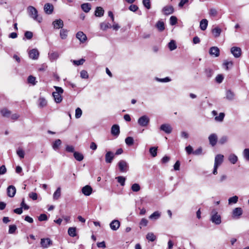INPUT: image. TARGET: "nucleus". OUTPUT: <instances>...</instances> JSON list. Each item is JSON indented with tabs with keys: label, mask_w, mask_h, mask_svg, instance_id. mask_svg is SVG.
I'll return each mask as SVG.
<instances>
[{
	"label": "nucleus",
	"mask_w": 249,
	"mask_h": 249,
	"mask_svg": "<svg viewBox=\"0 0 249 249\" xmlns=\"http://www.w3.org/2000/svg\"><path fill=\"white\" fill-rule=\"evenodd\" d=\"M29 16L34 20L38 23L42 21V18L38 14V11L36 8L32 6H29L27 9Z\"/></svg>",
	"instance_id": "nucleus-1"
},
{
	"label": "nucleus",
	"mask_w": 249,
	"mask_h": 249,
	"mask_svg": "<svg viewBox=\"0 0 249 249\" xmlns=\"http://www.w3.org/2000/svg\"><path fill=\"white\" fill-rule=\"evenodd\" d=\"M54 88L55 89V91L53 92V97L54 101L56 103H60L62 101V94L63 93V89L62 88L54 86Z\"/></svg>",
	"instance_id": "nucleus-2"
},
{
	"label": "nucleus",
	"mask_w": 249,
	"mask_h": 249,
	"mask_svg": "<svg viewBox=\"0 0 249 249\" xmlns=\"http://www.w3.org/2000/svg\"><path fill=\"white\" fill-rule=\"evenodd\" d=\"M210 220L212 223L219 225L221 223V217L220 214L218 213L216 209H213L211 213Z\"/></svg>",
	"instance_id": "nucleus-3"
},
{
	"label": "nucleus",
	"mask_w": 249,
	"mask_h": 249,
	"mask_svg": "<svg viewBox=\"0 0 249 249\" xmlns=\"http://www.w3.org/2000/svg\"><path fill=\"white\" fill-rule=\"evenodd\" d=\"M150 123V118L146 115L141 116L138 120V124L142 127H146Z\"/></svg>",
	"instance_id": "nucleus-4"
},
{
	"label": "nucleus",
	"mask_w": 249,
	"mask_h": 249,
	"mask_svg": "<svg viewBox=\"0 0 249 249\" xmlns=\"http://www.w3.org/2000/svg\"><path fill=\"white\" fill-rule=\"evenodd\" d=\"M118 165L119 170L122 173L126 172L129 168L128 164L124 160H121L119 161Z\"/></svg>",
	"instance_id": "nucleus-5"
},
{
	"label": "nucleus",
	"mask_w": 249,
	"mask_h": 249,
	"mask_svg": "<svg viewBox=\"0 0 249 249\" xmlns=\"http://www.w3.org/2000/svg\"><path fill=\"white\" fill-rule=\"evenodd\" d=\"M160 129L166 134H170L173 131V127L169 124H161Z\"/></svg>",
	"instance_id": "nucleus-6"
},
{
	"label": "nucleus",
	"mask_w": 249,
	"mask_h": 249,
	"mask_svg": "<svg viewBox=\"0 0 249 249\" xmlns=\"http://www.w3.org/2000/svg\"><path fill=\"white\" fill-rule=\"evenodd\" d=\"M243 214V210L240 207L234 208L232 212V217L233 218L239 219Z\"/></svg>",
	"instance_id": "nucleus-7"
},
{
	"label": "nucleus",
	"mask_w": 249,
	"mask_h": 249,
	"mask_svg": "<svg viewBox=\"0 0 249 249\" xmlns=\"http://www.w3.org/2000/svg\"><path fill=\"white\" fill-rule=\"evenodd\" d=\"M40 244L42 248L47 249L53 244V242L49 238H42L40 241Z\"/></svg>",
	"instance_id": "nucleus-8"
},
{
	"label": "nucleus",
	"mask_w": 249,
	"mask_h": 249,
	"mask_svg": "<svg viewBox=\"0 0 249 249\" xmlns=\"http://www.w3.org/2000/svg\"><path fill=\"white\" fill-rule=\"evenodd\" d=\"M162 12L165 15H169L173 14L174 12V8L173 6L168 5L164 6L162 9Z\"/></svg>",
	"instance_id": "nucleus-9"
},
{
	"label": "nucleus",
	"mask_w": 249,
	"mask_h": 249,
	"mask_svg": "<svg viewBox=\"0 0 249 249\" xmlns=\"http://www.w3.org/2000/svg\"><path fill=\"white\" fill-rule=\"evenodd\" d=\"M52 25L55 29H62L64 26L63 21L61 19H57L54 20L53 23Z\"/></svg>",
	"instance_id": "nucleus-10"
},
{
	"label": "nucleus",
	"mask_w": 249,
	"mask_h": 249,
	"mask_svg": "<svg viewBox=\"0 0 249 249\" xmlns=\"http://www.w3.org/2000/svg\"><path fill=\"white\" fill-rule=\"evenodd\" d=\"M120 222L118 220L114 219L109 224V227L112 231H117L120 227Z\"/></svg>",
	"instance_id": "nucleus-11"
},
{
	"label": "nucleus",
	"mask_w": 249,
	"mask_h": 249,
	"mask_svg": "<svg viewBox=\"0 0 249 249\" xmlns=\"http://www.w3.org/2000/svg\"><path fill=\"white\" fill-rule=\"evenodd\" d=\"M82 193L86 196H90L92 192V188L89 185L84 186L81 189Z\"/></svg>",
	"instance_id": "nucleus-12"
},
{
	"label": "nucleus",
	"mask_w": 249,
	"mask_h": 249,
	"mask_svg": "<svg viewBox=\"0 0 249 249\" xmlns=\"http://www.w3.org/2000/svg\"><path fill=\"white\" fill-rule=\"evenodd\" d=\"M208 140L210 144L212 146H214L216 145L217 142V136L215 133H212L210 134L208 137Z\"/></svg>",
	"instance_id": "nucleus-13"
},
{
	"label": "nucleus",
	"mask_w": 249,
	"mask_h": 249,
	"mask_svg": "<svg viewBox=\"0 0 249 249\" xmlns=\"http://www.w3.org/2000/svg\"><path fill=\"white\" fill-rule=\"evenodd\" d=\"M224 158V155L222 154L216 155L214 158V165L219 166L223 162Z\"/></svg>",
	"instance_id": "nucleus-14"
},
{
	"label": "nucleus",
	"mask_w": 249,
	"mask_h": 249,
	"mask_svg": "<svg viewBox=\"0 0 249 249\" xmlns=\"http://www.w3.org/2000/svg\"><path fill=\"white\" fill-rule=\"evenodd\" d=\"M235 94L231 89H228L226 91L225 98L228 101H233L235 99Z\"/></svg>",
	"instance_id": "nucleus-15"
},
{
	"label": "nucleus",
	"mask_w": 249,
	"mask_h": 249,
	"mask_svg": "<svg viewBox=\"0 0 249 249\" xmlns=\"http://www.w3.org/2000/svg\"><path fill=\"white\" fill-rule=\"evenodd\" d=\"M114 158V154L111 151H108L105 155V161L107 163H111Z\"/></svg>",
	"instance_id": "nucleus-16"
},
{
	"label": "nucleus",
	"mask_w": 249,
	"mask_h": 249,
	"mask_svg": "<svg viewBox=\"0 0 249 249\" xmlns=\"http://www.w3.org/2000/svg\"><path fill=\"white\" fill-rule=\"evenodd\" d=\"M16 192V189L15 186L13 185L9 186L7 189V195L11 197H13Z\"/></svg>",
	"instance_id": "nucleus-17"
},
{
	"label": "nucleus",
	"mask_w": 249,
	"mask_h": 249,
	"mask_svg": "<svg viewBox=\"0 0 249 249\" xmlns=\"http://www.w3.org/2000/svg\"><path fill=\"white\" fill-rule=\"evenodd\" d=\"M238 159L237 156L233 153H231L228 157V160L232 164H235L237 162Z\"/></svg>",
	"instance_id": "nucleus-18"
},
{
	"label": "nucleus",
	"mask_w": 249,
	"mask_h": 249,
	"mask_svg": "<svg viewBox=\"0 0 249 249\" xmlns=\"http://www.w3.org/2000/svg\"><path fill=\"white\" fill-rule=\"evenodd\" d=\"M111 133L112 135L118 136L120 134V127L117 124H114L111 127Z\"/></svg>",
	"instance_id": "nucleus-19"
},
{
	"label": "nucleus",
	"mask_w": 249,
	"mask_h": 249,
	"mask_svg": "<svg viewBox=\"0 0 249 249\" xmlns=\"http://www.w3.org/2000/svg\"><path fill=\"white\" fill-rule=\"evenodd\" d=\"M45 12L47 14H51L53 10V6L52 4L47 3L45 4L44 7Z\"/></svg>",
	"instance_id": "nucleus-20"
},
{
	"label": "nucleus",
	"mask_w": 249,
	"mask_h": 249,
	"mask_svg": "<svg viewBox=\"0 0 249 249\" xmlns=\"http://www.w3.org/2000/svg\"><path fill=\"white\" fill-rule=\"evenodd\" d=\"M231 52L235 57H239L241 54V48H231Z\"/></svg>",
	"instance_id": "nucleus-21"
},
{
	"label": "nucleus",
	"mask_w": 249,
	"mask_h": 249,
	"mask_svg": "<svg viewBox=\"0 0 249 249\" xmlns=\"http://www.w3.org/2000/svg\"><path fill=\"white\" fill-rule=\"evenodd\" d=\"M39 56V53L37 50L33 49L29 52V56L33 59H37Z\"/></svg>",
	"instance_id": "nucleus-22"
},
{
	"label": "nucleus",
	"mask_w": 249,
	"mask_h": 249,
	"mask_svg": "<svg viewBox=\"0 0 249 249\" xmlns=\"http://www.w3.org/2000/svg\"><path fill=\"white\" fill-rule=\"evenodd\" d=\"M0 113L2 117L4 118H10L11 111L6 108H3L0 110Z\"/></svg>",
	"instance_id": "nucleus-23"
},
{
	"label": "nucleus",
	"mask_w": 249,
	"mask_h": 249,
	"mask_svg": "<svg viewBox=\"0 0 249 249\" xmlns=\"http://www.w3.org/2000/svg\"><path fill=\"white\" fill-rule=\"evenodd\" d=\"M76 38L78 39L79 41L81 42H85L87 39L86 35L85 34H84L83 32L81 31L78 32L76 34Z\"/></svg>",
	"instance_id": "nucleus-24"
},
{
	"label": "nucleus",
	"mask_w": 249,
	"mask_h": 249,
	"mask_svg": "<svg viewBox=\"0 0 249 249\" xmlns=\"http://www.w3.org/2000/svg\"><path fill=\"white\" fill-rule=\"evenodd\" d=\"M209 53L212 56L217 57L219 55V50L218 48H210Z\"/></svg>",
	"instance_id": "nucleus-25"
},
{
	"label": "nucleus",
	"mask_w": 249,
	"mask_h": 249,
	"mask_svg": "<svg viewBox=\"0 0 249 249\" xmlns=\"http://www.w3.org/2000/svg\"><path fill=\"white\" fill-rule=\"evenodd\" d=\"M104 10L101 7H97L95 11V15L101 17L104 15Z\"/></svg>",
	"instance_id": "nucleus-26"
},
{
	"label": "nucleus",
	"mask_w": 249,
	"mask_h": 249,
	"mask_svg": "<svg viewBox=\"0 0 249 249\" xmlns=\"http://www.w3.org/2000/svg\"><path fill=\"white\" fill-rule=\"evenodd\" d=\"M208 21L206 19H203L200 22V28L202 31H205L207 27Z\"/></svg>",
	"instance_id": "nucleus-27"
},
{
	"label": "nucleus",
	"mask_w": 249,
	"mask_h": 249,
	"mask_svg": "<svg viewBox=\"0 0 249 249\" xmlns=\"http://www.w3.org/2000/svg\"><path fill=\"white\" fill-rule=\"evenodd\" d=\"M38 102V106L40 107H43L47 105V101L44 97H39Z\"/></svg>",
	"instance_id": "nucleus-28"
},
{
	"label": "nucleus",
	"mask_w": 249,
	"mask_h": 249,
	"mask_svg": "<svg viewBox=\"0 0 249 249\" xmlns=\"http://www.w3.org/2000/svg\"><path fill=\"white\" fill-rule=\"evenodd\" d=\"M225 113L223 112L220 113L218 116L214 117V120L216 122L222 123L225 117Z\"/></svg>",
	"instance_id": "nucleus-29"
},
{
	"label": "nucleus",
	"mask_w": 249,
	"mask_h": 249,
	"mask_svg": "<svg viewBox=\"0 0 249 249\" xmlns=\"http://www.w3.org/2000/svg\"><path fill=\"white\" fill-rule=\"evenodd\" d=\"M61 196V188L58 187L53 194V199L55 200L58 199Z\"/></svg>",
	"instance_id": "nucleus-30"
},
{
	"label": "nucleus",
	"mask_w": 249,
	"mask_h": 249,
	"mask_svg": "<svg viewBox=\"0 0 249 249\" xmlns=\"http://www.w3.org/2000/svg\"><path fill=\"white\" fill-rule=\"evenodd\" d=\"M242 155L247 161H249V148H245L242 152Z\"/></svg>",
	"instance_id": "nucleus-31"
},
{
	"label": "nucleus",
	"mask_w": 249,
	"mask_h": 249,
	"mask_svg": "<svg viewBox=\"0 0 249 249\" xmlns=\"http://www.w3.org/2000/svg\"><path fill=\"white\" fill-rule=\"evenodd\" d=\"M82 9L86 13L89 12L91 9V5L89 3H86L81 5Z\"/></svg>",
	"instance_id": "nucleus-32"
},
{
	"label": "nucleus",
	"mask_w": 249,
	"mask_h": 249,
	"mask_svg": "<svg viewBox=\"0 0 249 249\" xmlns=\"http://www.w3.org/2000/svg\"><path fill=\"white\" fill-rule=\"evenodd\" d=\"M160 213L156 211L149 216V218L152 220H157L160 218Z\"/></svg>",
	"instance_id": "nucleus-33"
},
{
	"label": "nucleus",
	"mask_w": 249,
	"mask_h": 249,
	"mask_svg": "<svg viewBox=\"0 0 249 249\" xmlns=\"http://www.w3.org/2000/svg\"><path fill=\"white\" fill-rule=\"evenodd\" d=\"M76 229L75 227H70L68 229V234L71 237H75L76 236Z\"/></svg>",
	"instance_id": "nucleus-34"
},
{
	"label": "nucleus",
	"mask_w": 249,
	"mask_h": 249,
	"mask_svg": "<svg viewBox=\"0 0 249 249\" xmlns=\"http://www.w3.org/2000/svg\"><path fill=\"white\" fill-rule=\"evenodd\" d=\"M68 30H67L66 29H62L60 30V36L62 39H64L66 38V37H67V36H68Z\"/></svg>",
	"instance_id": "nucleus-35"
},
{
	"label": "nucleus",
	"mask_w": 249,
	"mask_h": 249,
	"mask_svg": "<svg viewBox=\"0 0 249 249\" xmlns=\"http://www.w3.org/2000/svg\"><path fill=\"white\" fill-rule=\"evenodd\" d=\"M221 33V30L219 27H215L212 30V33L214 37H218Z\"/></svg>",
	"instance_id": "nucleus-36"
},
{
	"label": "nucleus",
	"mask_w": 249,
	"mask_h": 249,
	"mask_svg": "<svg viewBox=\"0 0 249 249\" xmlns=\"http://www.w3.org/2000/svg\"><path fill=\"white\" fill-rule=\"evenodd\" d=\"M61 144V141L60 139H57L55 140L54 142L53 143V148L54 150H56L59 148V147Z\"/></svg>",
	"instance_id": "nucleus-37"
},
{
	"label": "nucleus",
	"mask_w": 249,
	"mask_h": 249,
	"mask_svg": "<svg viewBox=\"0 0 249 249\" xmlns=\"http://www.w3.org/2000/svg\"><path fill=\"white\" fill-rule=\"evenodd\" d=\"M73 156H74V158L77 160L79 161L82 160L84 159L83 155L81 153H79L78 152H74L73 153Z\"/></svg>",
	"instance_id": "nucleus-38"
},
{
	"label": "nucleus",
	"mask_w": 249,
	"mask_h": 249,
	"mask_svg": "<svg viewBox=\"0 0 249 249\" xmlns=\"http://www.w3.org/2000/svg\"><path fill=\"white\" fill-rule=\"evenodd\" d=\"M238 200V197L237 196H234L232 197H230L228 199V204L231 205L232 204H235Z\"/></svg>",
	"instance_id": "nucleus-39"
},
{
	"label": "nucleus",
	"mask_w": 249,
	"mask_h": 249,
	"mask_svg": "<svg viewBox=\"0 0 249 249\" xmlns=\"http://www.w3.org/2000/svg\"><path fill=\"white\" fill-rule=\"evenodd\" d=\"M146 238L148 241L153 242L156 240V236L153 232H148L146 236Z\"/></svg>",
	"instance_id": "nucleus-40"
},
{
	"label": "nucleus",
	"mask_w": 249,
	"mask_h": 249,
	"mask_svg": "<svg viewBox=\"0 0 249 249\" xmlns=\"http://www.w3.org/2000/svg\"><path fill=\"white\" fill-rule=\"evenodd\" d=\"M100 28L101 30L105 31L107 29L111 28V26L108 22H102L100 24Z\"/></svg>",
	"instance_id": "nucleus-41"
},
{
	"label": "nucleus",
	"mask_w": 249,
	"mask_h": 249,
	"mask_svg": "<svg viewBox=\"0 0 249 249\" xmlns=\"http://www.w3.org/2000/svg\"><path fill=\"white\" fill-rule=\"evenodd\" d=\"M229 140V137L227 136H222L219 140V144L223 145L228 142Z\"/></svg>",
	"instance_id": "nucleus-42"
},
{
	"label": "nucleus",
	"mask_w": 249,
	"mask_h": 249,
	"mask_svg": "<svg viewBox=\"0 0 249 249\" xmlns=\"http://www.w3.org/2000/svg\"><path fill=\"white\" fill-rule=\"evenodd\" d=\"M156 27L160 31H162L164 29V23L163 21H159L156 24Z\"/></svg>",
	"instance_id": "nucleus-43"
},
{
	"label": "nucleus",
	"mask_w": 249,
	"mask_h": 249,
	"mask_svg": "<svg viewBox=\"0 0 249 249\" xmlns=\"http://www.w3.org/2000/svg\"><path fill=\"white\" fill-rule=\"evenodd\" d=\"M141 189V187L138 183H134L131 186V190L134 192H138Z\"/></svg>",
	"instance_id": "nucleus-44"
},
{
	"label": "nucleus",
	"mask_w": 249,
	"mask_h": 249,
	"mask_svg": "<svg viewBox=\"0 0 249 249\" xmlns=\"http://www.w3.org/2000/svg\"><path fill=\"white\" fill-rule=\"evenodd\" d=\"M17 154L20 159L24 158L25 152L21 148H18L17 150Z\"/></svg>",
	"instance_id": "nucleus-45"
},
{
	"label": "nucleus",
	"mask_w": 249,
	"mask_h": 249,
	"mask_svg": "<svg viewBox=\"0 0 249 249\" xmlns=\"http://www.w3.org/2000/svg\"><path fill=\"white\" fill-rule=\"evenodd\" d=\"M226 70H228L229 68L232 67L233 63L232 61H225L223 64Z\"/></svg>",
	"instance_id": "nucleus-46"
},
{
	"label": "nucleus",
	"mask_w": 249,
	"mask_h": 249,
	"mask_svg": "<svg viewBox=\"0 0 249 249\" xmlns=\"http://www.w3.org/2000/svg\"><path fill=\"white\" fill-rule=\"evenodd\" d=\"M125 142L127 145L130 146L134 143V139L132 137H128L125 139Z\"/></svg>",
	"instance_id": "nucleus-47"
},
{
	"label": "nucleus",
	"mask_w": 249,
	"mask_h": 249,
	"mask_svg": "<svg viewBox=\"0 0 249 249\" xmlns=\"http://www.w3.org/2000/svg\"><path fill=\"white\" fill-rule=\"evenodd\" d=\"M118 182L122 185L124 186L125 184V178L123 176H119L116 177Z\"/></svg>",
	"instance_id": "nucleus-48"
},
{
	"label": "nucleus",
	"mask_w": 249,
	"mask_h": 249,
	"mask_svg": "<svg viewBox=\"0 0 249 249\" xmlns=\"http://www.w3.org/2000/svg\"><path fill=\"white\" fill-rule=\"evenodd\" d=\"M149 152L153 157H155L157 155V148L152 147L149 149Z\"/></svg>",
	"instance_id": "nucleus-49"
},
{
	"label": "nucleus",
	"mask_w": 249,
	"mask_h": 249,
	"mask_svg": "<svg viewBox=\"0 0 249 249\" xmlns=\"http://www.w3.org/2000/svg\"><path fill=\"white\" fill-rule=\"evenodd\" d=\"M156 80L158 82H162V83H166L171 81V79L168 77H166L164 78H159L156 77L155 78Z\"/></svg>",
	"instance_id": "nucleus-50"
},
{
	"label": "nucleus",
	"mask_w": 249,
	"mask_h": 249,
	"mask_svg": "<svg viewBox=\"0 0 249 249\" xmlns=\"http://www.w3.org/2000/svg\"><path fill=\"white\" fill-rule=\"evenodd\" d=\"M82 115V110L80 108L77 107L75 109V118L77 119H78L81 117Z\"/></svg>",
	"instance_id": "nucleus-51"
},
{
	"label": "nucleus",
	"mask_w": 249,
	"mask_h": 249,
	"mask_svg": "<svg viewBox=\"0 0 249 249\" xmlns=\"http://www.w3.org/2000/svg\"><path fill=\"white\" fill-rule=\"evenodd\" d=\"M17 228L15 225H11L9 227L8 232L9 234H13L15 233Z\"/></svg>",
	"instance_id": "nucleus-52"
},
{
	"label": "nucleus",
	"mask_w": 249,
	"mask_h": 249,
	"mask_svg": "<svg viewBox=\"0 0 249 249\" xmlns=\"http://www.w3.org/2000/svg\"><path fill=\"white\" fill-rule=\"evenodd\" d=\"M80 77L82 79H88L89 77L88 72L85 70H82L80 72Z\"/></svg>",
	"instance_id": "nucleus-53"
},
{
	"label": "nucleus",
	"mask_w": 249,
	"mask_h": 249,
	"mask_svg": "<svg viewBox=\"0 0 249 249\" xmlns=\"http://www.w3.org/2000/svg\"><path fill=\"white\" fill-rule=\"evenodd\" d=\"M28 82L33 85H36V77L32 75L29 76L28 78Z\"/></svg>",
	"instance_id": "nucleus-54"
},
{
	"label": "nucleus",
	"mask_w": 249,
	"mask_h": 249,
	"mask_svg": "<svg viewBox=\"0 0 249 249\" xmlns=\"http://www.w3.org/2000/svg\"><path fill=\"white\" fill-rule=\"evenodd\" d=\"M85 61V60L83 58H82L78 60H73L72 62L75 65L79 66L83 65Z\"/></svg>",
	"instance_id": "nucleus-55"
},
{
	"label": "nucleus",
	"mask_w": 249,
	"mask_h": 249,
	"mask_svg": "<svg viewBox=\"0 0 249 249\" xmlns=\"http://www.w3.org/2000/svg\"><path fill=\"white\" fill-rule=\"evenodd\" d=\"M177 18L175 16H171L170 18V24L174 25L177 23Z\"/></svg>",
	"instance_id": "nucleus-56"
},
{
	"label": "nucleus",
	"mask_w": 249,
	"mask_h": 249,
	"mask_svg": "<svg viewBox=\"0 0 249 249\" xmlns=\"http://www.w3.org/2000/svg\"><path fill=\"white\" fill-rule=\"evenodd\" d=\"M142 3L147 9H149L151 8L150 0H143Z\"/></svg>",
	"instance_id": "nucleus-57"
},
{
	"label": "nucleus",
	"mask_w": 249,
	"mask_h": 249,
	"mask_svg": "<svg viewBox=\"0 0 249 249\" xmlns=\"http://www.w3.org/2000/svg\"><path fill=\"white\" fill-rule=\"evenodd\" d=\"M148 223V221L146 218H142L140 222V228H142L141 226H146Z\"/></svg>",
	"instance_id": "nucleus-58"
},
{
	"label": "nucleus",
	"mask_w": 249,
	"mask_h": 249,
	"mask_svg": "<svg viewBox=\"0 0 249 249\" xmlns=\"http://www.w3.org/2000/svg\"><path fill=\"white\" fill-rule=\"evenodd\" d=\"M224 79V77L221 74H218L215 77V81L218 83H221Z\"/></svg>",
	"instance_id": "nucleus-59"
},
{
	"label": "nucleus",
	"mask_w": 249,
	"mask_h": 249,
	"mask_svg": "<svg viewBox=\"0 0 249 249\" xmlns=\"http://www.w3.org/2000/svg\"><path fill=\"white\" fill-rule=\"evenodd\" d=\"M33 33L30 31H26L24 34L25 37L28 39H31L33 37Z\"/></svg>",
	"instance_id": "nucleus-60"
},
{
	"label": "nucleus",
	"mask_w": 249,
	"mask_h": 249,
	"mask_svg": "<svg viewBox=\"0 0 249 249\" xmlns=\"http://www.w3.org/2000/svg\"><path fill=\"white\" fill-rule=\"evenodd\" d=\"M38 220L40 221H45V220H47L48 219L47 216L45 214H41L38 216Z\"/></svg>",
	"instance_id": "nucleus-61"
},
{
	"label": "nucleus",
	"mask_w": 249,
	"mask_h": 249,
	"mask_svg": "<svg viewBox=\"0 0 249 249\" xmlns=\"http://www.w3.org/2000/svg\"><path fill=\"white\" fill-rule=\"evenodd\" d=\"M29 196L34 200H36L37 199V195L36 193L32 192L29 194Z\"/></svg>",
	"instance_id": "nucleus-62"
},
{
	"label": "nucleus",
	"mask_w": 249,
	"mask_h": 249,
	"mask_svg": "<svg viewBox=\"0 0 249 249\" xmlns=\"http://www.w3.org/2000/svg\"><path fill=\"white\" fill-rule=\"evenodd\" d=\"M7 169L5 165H2L0 167V175H4L6 173Z\"/></svg>",
	"instance_id": "nucleus-63"
},
{
	"label": "nucleus",
	"mask_w": 249,
	"mask_h": 249,
	"mask_svg": "<svg viewBox=\"0 0 249 249\" xmlns=\"http://www.w3.org/2000/svg\"><path fill=\"white\" fill-rule=\"evenodd\" d=\"M217 14V12L215 9H211L210 10L209 14L211 16L215 17Z\"/></svg>",
	"instance_id": "nucleus-64"
}]
</instances>
